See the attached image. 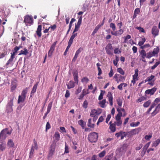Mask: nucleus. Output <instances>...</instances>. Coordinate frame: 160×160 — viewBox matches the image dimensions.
<instances>
[{
    "instance_id": "61",
    "label": "nucleus",
    "mask_w": 160,
    "mask_h": 160,
    "mask_svg": "<svg viewBox=\"0 0 160 160\" xmlns=\"http://www.w3.org/2000/svg\"><path fill=\"white\" fill-rule=\"evenodd\" d=\"M82 17H80L78 19V23L76 25L80 26L82 23Z\"/></svg>"
},
{
    "instance_id": "64",
    "label": "nucleus",
    "mask_w": 160,
    "mask_h": 160,
    "mask_svg": "<svg viewBox=\"0 0 160 160\" xmlns=\"http://www.w3.org/2000/svg\"><path fill=\"white\" fill-rule=\"evenodd\" d=\"M83 50V48H80L76 52L75 54L78 55Z\"/></svg>"
},
{
    "instance_id": "42",
    "label": "nucleus",
    "mask_w": 160,
    "mask_h": 160,
    "mask_svg": "<svg viewBox=\"0 0 160 160\" xmlns=\"http://www.w3.org/2000/svg\"><path fill=\"white\" fill-rule=\"evenodd\" d=\"M89 81L88 79L86 77H85L82 78L81 80V82L83 83L86 84Z\"/></svg>"
},
{
    "instance_id": "43",
    "label": "nucleus",
    "mask_w": 160,
    "mask_h": 160,
    "mask_svg": "<svg viewBox=\"0 0 160 160\" xmlns=\"http://www.w3.org/2000/svg\"><path fill=\"white\" fill-rule=\"evenodd\" d=\"M110 27L113 31H115L116 29L115 24L113 23L112 22L110 23Z\"/></svg>"
},
{
    "instance_id": "40",
    "label": "nucleus",
    "mask_w": 160,
    "mask_h": 160,
    "mask_svg": "<svg viewBox=\"0 0 160 160\" xmlns=\"http://www.w3.org/2000/svg\"><path fill=\"white\" fill-rule=\"evenodd\" d=\"M151 103V101L150 100H148L143 104V106L145 108H148L149 106Z\"/></svg>"
},
{
    "instance_id": "13",
    "label": "nucleus",
    "mask_w": 160,
    "mask_h": 160,
    "mask_svg": "<svg viewBox=\"0 0 160 160\" xmlns=\"http://www.w3.org/2000/svg\"><path fill=\"white\" fill-rule=\"evenodd\" d=\"M124 31L122 29H120L117 31H116L115 32L112 31L111 32V33L112 34L115 36H117L118 35H121L123 32Z\"/></svg>"
},
{
    "instance_id": "53",
    "label": "nucleus",
    "mask_w": 160,
    "mask_h": 160,
    "mask_svg": "<svg viewBox=\"0 0 160 160\" xmlns=\"http://www.w3.org/2000/svg\"><path fill=\"white\" fill-rule=\"evenodd\" d=\"M146 99V98L143 96L141 97L140 98H138L137 100V102H140L142 101H144Z\"/></svg>"
},
{
    "instance_id": "41",
    "label": "nucleus",
    "mask_w": 160,
    "mask_h": 160,
    "mask_svg": "<svg viewBox=\"0 0 160 160\" xmlns=\"http://www.w3.org/2000/svg\"><path fill=\"white\" fill-rule=\"evenodd\" d=\"M105 92L101 90L100 94L98 97V100H101L103 98V96L105 93Z\"/></svg>"
},
{
    "instance_id": "26",
    "label": "nucleus",
    "mask_w": 160,
    "mask_h": 160,
    "mask_svg": "<svg viewBox=\"0 0 160 160\" xmlns=\"http://www.w3.org/2000/svg\"><path fill=\"white\" fill-rule=\"evenodd\" d=\"M140 12V10L139 8H136L134 10V13L133 15V18H135Z\"/></svg>"
},
{
    "instance_id": "47",
    "label": "nucleus",
    "mask_w": 160,
    "mask_h": 160,
    "mask_svg": "<svg viewBox=\"0 0 160 160\" xmlns=\"http://www.w3.org/2000/svg\"><path fill=\"white\" fill-rule=\"evenodd\" d=\"M117 71L122 75H124L125 72L121 68H118L117 70Z\"/></svg>"
},
{
    "instance_id": "62",
    "label": "nucleus",
    "mask_w": 160,
    "mask_h": 160,
    "mask_svg": "<svg viewBox=\"0 0 160 160\" xmlns=\"http://www.w3.org/2000/svg\"><path fill=\"white\" fill-rule=\"evenodd\" d=\"M70 96V92L69 90H67L66 91V93L65 95V97L66 98H68Z\"/></svg>"
},
{
    "instance_id": "56",
    "label": "nucleus",
    "mask_w": 160,
    "mask_h": 160,
    "mask_svg": "<svg viewBox=\"0 0 160 160\" xmlns=\"http://www.w3.org/2000/svg\"><path fill=\"white\" fill-rule=\"evenodd\" d=\"M120 76V74H116L114 76L113 78H115L116 79V81L117 82H118V80H119V77Z\"/></svg>"
},
{
    "instance_id": "7",
    "label": "nucleus",
    "mask_w": 160,
    "mask_h": 160,
    "mask_svg": "<svg viewBox=\"0 0 160 160\" xmlns=\"http://www.w3.org/2000/svg\"><path fill=\"white\" fill-rule=\"evenodd\" d=\"M102 112V109L99 108L97 109H92L90 112V116L92 117L98 116V115L101 113Z\"/></svg>"
},
{
    "instance_id": "17",
    "label": "nucleus",
    "mask_w": 160,
    "mask_h": 160,
    "mask_svg": "<svg viewBox=\"0 0 160 160\" xmlns=\"http://www.w3.org/2000/svg\"><path fill=\"white\" fill-rule=\"evenodd\" d=\"M109 129L112 132H114L116 131V125L114 123H112V122L110 121L109 123Z\"/></svg>"
},
{
    "instance_id": "22",
    "label": "nucleus",
    "mask_w": 160,
    "mask_h": 160,
    "mask_svg": "<svg viewBox=\"0 0 160 160\" xmlns=\"http://www.w3.org/2000/svg\"><path fill=\"white\" fill-rule=\"evenodd\" d=\"M22 47L21 46H18H18L15 47L14 48V49L13 50V52H11L10 53H12V54L15 56L17 52V51L18 50H19L20 49V48H22Z\"/></svg>"
},
{
    "instance_id": "37",
    "label": "nucleus",
    "mask_w": 160,
    "mask_h": 160,
    "mask_svg": "<svg viewBox=\"0 0 160 160\" xmlns=\"http://www.w3.org/2000/svg\"><path fill=\"white\" fill-rule=\"evenodd\" d=\"M140 124V122H137L135 123L134 122H131L130 124V126L132 127H137Z\"/></svg>"
},
{
    "instance_id": "55",
    "label": "nucleus",
    "mask_w": 160,
    "mask_h": 160,
    "mask_svg": "<svg viewBox=\"0 0 160 160\" xmlns=\"http://www.w3.org/2000/svg\"><path fill=\"white\" fill-rule=\"evenodd\" d=\"M34 150V149L31 148L30 152L29 158H32V157Z\"/></svg>"
},
{
    "instance_id": "14",
    "label": "nucleus",
    "mask_w": 160,
    "mask_h": 160,
    "mask_svg": "<svg viewBox=\"0 0 160 160\" xmlns=\"http://www.w3.org/2000/svg\"><path fill=\"white\" fill-rule=\"evenodd\" d=\"M159 30L156 26H153L152 29V33L154 35L155 37L158 36V34Z\"/></svg>"
},
{
    "instance_id": "3",
    "label": "nucleus",
    "mask_w": 160,
    "mask_h": 160,
    "mask_svg": "<svg viewBox=\"0 0 160 160\" xmlns=\"http://www.w3.org/2000/svg\"><path fill=\"white\" fill-rule=\"evenodd\" d=\"M56 147L55 143H52L50 146L48 152V159H51L52 157Z\"/></svg>"
},
{
    "instance_id": "30",
    "label": "nucleus",
    "mask_w": 160,
    "mask_h": 160,
    "mask_svg": "<svg viewBox=\"0 0 160 160\" xmlns=\"http://www.w3.org/2000/svg\"><path fill=\"white\" fill-rule=\"evenodd\" d=\"M32 148L34 149H38V146L37 142L35 139L33 140V144L32 145Z\"/></svg>"
},
{
    "instance_id": "46",
    "label": "nucleus",
    "mask_w": 160,
    "mask_h": 160,
    "mask_svg": "<svg viewBox=\"0 0 160 160\" xmlns=\"http://www.w3.org/2000/svg\"><path fill=\"white\" fill-rule=\"evenodd\" d=\"M135 28L138 30H139V32H145V30L144 29L140 27H137Z\"/></svg>"
},
{
    "instance_id": "54",
    "label": "nucleus",
    "mask_w": 160,
    "mask_h": 160,
    "mask_svg": "<svg viewBox=\"0 0 160 160\" xmlns=\"http://www.w3.org/2000/svg\"><path fill=\"white\" fill-rule=\"evenodd\" d=\"M153 56H154L153 55L152 52H149L147 53L146 58H150Z\"/></svg>"
},
{
    "instance_id": "20",
    "label": "nucleus",
    "mask_w": 160,
    "mask_h": 160,
    "mask_svg": "<svg viewBox=\"0 0 160 160\" xmlns=\"http://www.w3.org/2000/svg\"><path fill=\"white\" fill-rule=\"evenodd\" d=\"M42 30V25H39L38 26V27L36 31V33L37 35L39 37H41L42 35L41 31Z\"/></svg>"
},
{
    "instance_id": "38",
    "label": "nucleus",
    "mask_w": 160,
    "mask_h": 160,
    "mask_svg": "<svg viewBox=\"0 0 160 160\" xmlns=\"http://www.w3.org/2000/svg\"><path fill=\"white\" fill-rule=\"evenodd\" d=\"M78 124L82 128H84L85 125V122H84L82 120H80L78 121Z\"/></svg>"
},
{
    "instance_id": "28",
    "label": "nucleus",
    "mask_w": 160,
    "mask_h": 160,
    "mask_svg": "<svg viewBox=\"0 0 160 160\" xmlns=\"http://www.w3.org/2000/svg\"><path fill=\"white\" fill-rule=\"evenodd\" d=\"M159 48L158 47H157L156 48H154L153 51L152 52L153 55L154 56H156V55H157L159 52Z\"/></svg>"
},
{
    "instance_id": "35",
    "label": "nucleus",
    "mask_w": 160,
    "mask_h": 160,
    "mask_svg": "<svg viewBox=\"0 0 160 160\" xmlns=\"http://www.w3.org/2000/svg\"><path fill=\"white\" fill-rule=\"evenodd\" d=\"M145 41L146 39L145 38H142L141 40L139 42L138 45H139V46H140V47L142 46V45L144 44Z\"/></svg>"
},
{
    "instance_id": "33",
    "label": "nucleus",
    "mask_w": 160,
    "mask_h": 160,
    "mask_svg": "<svg viewBox=\"0 0 160 160\" xmlns=\"http://www.w3.org/2000/svg\"><path fill=\"white\" fill-rule=\"evenodd\" d=\"M28 53V51L26 48L24 49V50H22L20 51V53L18 54V55H21L22 54L26 55Z\"/></svg>"
},
{
    "instance_id": "12",
    "label": "nucleus",
    "mask_w": 160,
    "mask_h": 160,
    "mask_svg": "<svg viewBox=\"0 0 160 160\" xmlns=\"http://www.w3.org/2000/svg\"><path fill=\"white\" fill-rule=\"evenodd\" d=\"M115 120L116 121L114 123L117 126H121L122 123V120H121V118L115 117Z\"/></svg>"
},
{
    "instance_id": "10",
    "label": "nucleus",
    "mask_w": 160,
    "mask_h": 160,
    "mask_svg": "<svg viewBox=\"0 0 160 160\" xmlns=\"http://www.w3.org/2000/svg\"><path fill=\"white\" fill-rule=\"evenodd\" d=\"M157 88L154 87L151 89H147L145 92V93L146 94H150L151 95H153L156 91Z\"/></svg>"
},
{
    "instance_id": "51",
    "label": "nucleus",
    "mask_w": 160,
    "mask_h": 160,
    "mask_svg": "<svg viewBox=\"0 0 160 160\" xmlns=\"http://www.w3.org/2000/svg\"><path fill=\"white\" fill-rule=\"evenodd\" d=\"M159 111V109L156 108L155 110L151 113L152 116H154L156 115L157 113Z\"/></svg>"
},
{
    "instance_id": "29",
    "label": "nucleus",
    "mask_w": 160,
    "mask_h": 160,
    "mask_svg": "<svg viewBox=\"0 0 160 160\" xmlns=\"http://www.w3.org/2000/svg\"><path fill=\"white\" fill-rule=\"evenodd\" d=\"M140 54L141 55V57L142 59H144L145 58L147 57L146 52L144 50H142L141 51Z\"/></svg>"
},
{
    "instance_id": "27",
    "label": "nucleus",
    "mask_w": 160,
    "mask_h": 160,
    "mask_svg": "<svg viewBox=\"0 0 160 160\" xmlns=\"http://www.w3.org/2000/svg\"><path fill=\"white\" fill-rule=\"evenodd\" d=\"M106 103V99H103L102 101H100L99 104L100 106L102 108H104L106 107L105 105V103Z\"/></svg>"
},
{
    "instance_id": "32",
    "label": "nucleus",
    "mask_w": 160,
    "mask_h": 160,
    "mask_svg": "<svg viewBox=\"0 0 160 160\" xmlns=\"http://www.w3.org/2000/svg\"><path fill=\"white\" fill-rule=\"evenodd\" d=\"M151 142H149L148 143H147L143 147V151L142 152H143L144 154L146 152V151L147 149L149 147Z\"/></svg>"
},
{
    "instance_id": "6",
    "label": "nucleus",
    "mask_w": 160,
    "mask_h": 160,
    "mask_svg": "<svg viewBox=\"0 0 160 160\" xmlns=\"http://www.w3.org/2000/svg\"><path fill=\"white\" fill-rule=\"evenodd\" d=\"M10 54L11 55L10 57L6 64L7 66L9 65H10L11 66H13L16 59L15 58V56L12 54V53H10Z\"/></svg>"
},
{
    "instance_id": "4",
    "label": "nucleus",
    "mask_w": 160,
    "mask_h": 160,
    "mask_svg": "<svg viewBox=\"0 0 160 160\" xmlns=\"http://www.w3.org/2000/svg\"><path fill=\"white\" fill-rule=\"evenodd\" d=\"M98 134L95 132H92L88 135V139L92 142H96L98 139Z\"/></svg>"
},
{
    "instance_id": "8",
    "label": "nucleus",
    "mask_w": 160,
    "mask_h": 160,
    "mask_svg": "<svg viewBox=\"0 0 160 160\" xmlns=\"http://www.w3.org/2000/svg\"><path fill=\"white\" fill-rule=\"evenodd\" d=\"M105 50L107 54L109 55L112 54V47L111 44L109 43L107 45L105 48Z\"/></svg>"
},
{
    "instance_id": "24",
    "label": "nucleus",
    "mask_w": 160,
    "mask_h": 160,
    "mask_svg": "<svg viewBox=\"0 0 160 160\" xmlns=\"http://www.w3.org/2000/svg\"><path fill=\"white\" fill-rule=\"evenodd\" d=\"M75 86V83L73 81H70L69 84L67 85L68 89L73 88Z\"/></svg>"
},
{
    "instance_id": "59",
    "label": "nucleus",
    "mask_w": 160,
    "mask_h": 160,
    "mask_svg": "<svg viewBox=\"0 0 160 160\" xmlns=\"http://www.w3.org/2000/svg\"><path fill=\"white\" fill-rule=\"evenodd\" d=\"M73 76L74 80L75 81H78V74L77 73L74 72L73 73Z\"/></svg>"
},
{
    "instance_id": "18",
    "label": "nucleus",
    "mask_w": 160,
    "mask_h": 160,
    "mask_svg": "<svg viewBox=\"0 0 160 160\" xmlns=\"http://www.w3.org/2000/svg\"><path fill=\"white\" fill-rule=\"evenodd\" d=\"M38 82H37L33 86L32 90L31 91L30 97H32V95H33L34 93L35 92L37 87L38 86Z\"/></svg>"
},
{
    "instance_id": "60",
    "label": "nucleus",
    "mask_w": 160,
    "mask_h": 160,
    "mask_svg": "<svg viewBox=\"0 0 160 160\" xmlns=\"http://www.w3.org/2000/svg\"><path fill=\"white\" fill-rule=\"evenodd\" d=\"M160 64V62H157L151 68L152 69L154 70L157 66Z\"/></svg>"
},
{
    "instance_id": "36",
    "label": "nucleus",
    "mask_w": 160,
    "mask_h": 160,
    "mask_svg": "<svg viewBox=\"0 0 160 160\" xmlns=\"http://www.w3.org/2000/svg\"><path fill=\"white\" fill-rule=\"evenodd\" d=\"M138 69H136L135 70V74L133 76V78L134 79H137L138 76Z\"/></svg>"
},
{
    "instance_id": "5",
    "label": "nucleus",
    "mask_w": 160,
    "mask_h": 160,
    "mask_svg": "<svg viewBox=\"0 0 160 160\" xmlns=\"http://www.w3.org/2000/svg\"><path fill=\"white\" fill-rule=\"evenodd\" d=\"M24 22L25 23L26 25L28 26V24L30 25L33 23V18L31 16L27 15L24 16Z\"/></svg>"
},
{
    "instance_id": "57",
    "label": "nucleus",
    "mask_w": 160,
    "mask_h": 160,
    "mask_svg": "<svg viewBox=\"0 0 160 160\" xmlns=\"http://www.w3.org/2000/svg\"><path fill=\"white\" fill-rule=\"evenodd\" d=\"M117 102L118 106L121 107L122 106V100L120 98H119L117 100Z\"/></svg>"
},
{
    "instance_id": "21",
    "label": "nucleus",
    "mask_w": 160,
    "mask_h": 160,
    "mask_svg": "<svg viewBox=\"0 0 160 160\" xmlns=\"http://www.w3.org/2000/svg\"><path fill=\"white\" fill-rule=\"evenodd\" d=\"M160 143V139H158L154 141L152 144V147H156Z\"/></svg>"
},
{
    "instance_id": "63",
    "label": "nucleus",
    "mask_w": 160,
    "mask_h": 160,
    "mask_svg": "<svg viewBox=\"0 0 160 160\" xmlns=\"http://www.w3.org/2000/svg\"><path fill=\"white\" fill-rule=\"evenodd\" d=\"M82 89V87H79L76 92V94H78L79 93L81 92Z\"/></svg>"
},
{
    "instance_id": "44",
    "label": "nucleus",
    "mask_w": 160,
    "mask_h": 160,
    "mask_svg": "<svg viewBox=\"0 0 160 160\" xmlns=\"http://www.w3.org/2000/svg\"><path fill=\"white\" fill-rule=\"evenodd\" d=\"M151 46L149 44H145L144 45L140 47V48L142 49H145L147 48H150Z\"/></svg>"
},
{
    "instance_id": "25",
    "label": "nucleus",
    "mask_w": 160,
    "mask_h": 160,
    "mask_svg": "<svg viewBox=\"0 0 160 160\" xmlns=\"http://www.w3.org/2000/svg\"><path fill=\"white\" fill-rule=\"evenodd\" d=\"M6 148V144L4 142H0V150L2 151L4 150Z\"/></svg>"
},
{
    "instance_id": "45",
    "label": "nucleus",
    "mask_w": 160,
    "mask_h": 160,
    "mask_svg": "<svg viewBox=\"0 0 160 160\" xmlns=\"http://www.w3.org/2000/svg\"><path fill=\"white\" fill-rule=\"evenodd\" d=\"M100 28L99 26H97L95 28V29L93 31L92 34L94 35L98 31L99 29Z\"/></svg>"
},
{
    "instance_id": "9",
    "label": "nucleus",
    "mask_w": 160,
    "mask_h": 160,
    "mask_svg": "<svg viewBox=\"0 0 160 160\" xmlns=\"http://www.w3.org/2000/svg\"><path fill=\"white\" fill-rule=\"evenodd\" d=\"M57 41H56L54 42L53 43L51 46L50 49L48 52V56L49 57H51L53 51L55 50V47L56 45Z\"/></svg>"
},
{
    "instance_id": "52",
    "label": "nucleus",
    "mask_w": 160,
    "mask_h": 160,
    "mask_svg": "<svg viewBox=\"0 0 160 160\" xmlns=\"http://www.w3.org/2000/svg\"><path fill=\"white\" fill-rule=\"evenodd\" d=\"M105 153L106 151H103L99 154L98 156L100 158H102L104 156Z\"/></svg>"
},
{
    "instance_id": "1",
    "label": "nucleus",
    "mask_w": 160,
    "mask_h": 160,
    "mask_svg": "<svg viewBox=\"0 0 160 160\" xmlns=\"http://www.w3.org/2000/svg\"><path fill=\"white\" fill-rule=\"evenodd\" d=\"M11 132L12 130L9 131L7 128L2 130L0 133V141L5 139L8 135L11 134Z\"/></svg>"
},
{
    "instance_id": "11",
    "label": "nucleus",
    "mask_w": 160,
    "mask_h": 160,
    "mask_svg": "<svg viewBox=\"0 0 160 160\" xmlns=\"http://www.w3.org/2000/svg\"><path fill=\"white\" fill-rule=\"evenodd\" d=\"M141 130V128H138L131 130L128 133L131 135H135L138 134L139 131Z\"/></svg>"
},
{
    "instance_id": "16",
    "label": "nucleus",
    "mask_w": 160,
    "mask_h": 160,
    "mask_svg": "<svg viewBox=\"0 0 160 160\" xmlns=\"http://www.w3.org/2000/svg\"><path fill=\"white\" fill-rule=\"evenodd\" d=\"M7 144L8 147L9 148H13L14 146V143L13 140L11 139L8 140Z\"/></svg>"
},
{
    "instance_id": "49",
    "label": "nucleus",
    "mask_w": 160,
    "mask_h": 160,
    "mask_svg": "<svg viewBox=\"0 0 160 160\" xmlns=\"http://www.w3.org/2000/svg\"><path fill=\"white\" fill-rule=\"evenodd\" d=\"M88 104V102L86 100H85L82 106L84 108L86 109L87 108Z\"/></svg>"
},
{
    "instance_id": "19",
    "label": "nucleus",
    "mask_w": 160,
    "mask_h": 160,
    "mask_svg": "<svg viewBox=\"0 0 160 160\" xmlns=\"http://www.w3.org/2000/svg\"><path fill=\"white\" fill-rule=\"evenodd\" d=\"M155 76L152 75L151 76L148 77L145 80V82H150L152 81L153 82H154L155 79H154Z\"/></svg>"
},
{
    "instance_id": "23",
    "label": "nucleus",
    "mask_w": 160,
    "mask_h": 160,
    "mask_svg": "<svg viewBox=\"0 0 160 160\" xmlns=\"http://www.w3.org/2000/svg\"><path fill=\"white\" fill-rule=\"evenodd\" d=\"M54 137L55 138L54 141L57 142L58 141L60 138V135L59 134L58 132H55L54 135Z\"/></svg>"
},
{
    "instance_id": "50",
    "label": "nucleus",
    "mask_w": 160,
    "mask_h": 160,
    "mask_svg": "<svg viewBox=\"0 0 160 160\" xmlns=\"http://www.w3.org/2000/svg\"><path fill=\"white\" fill-rule=\"evenodd\" d=\"M2 22V20L0 19V29L2 30V32L1 34L0 35V37H1L3 34L4 30V27L3 26H1V24Z\"/></svg>"
},
{
    "instance_id": "39",
    "label": "nucleus",
    "mask_w": 160,
    "mask_h": 160,
    "mask_svg": "<svg viewBox=\"0 0 160 160\" xmlns=\"http://www.w3.org/2000/svg\"><path fill=\"white\" fill-rule=\"evenodd\" d=\"M27 91L28 90L27 88H25V89H23L21 95L20 96H22V97L26 98V95L27 92Z\"/></svg>"
},
{
    "instance_id": "58",
    "label": "nucleus",
    "mask_w": 160,
    "mask_h": 160,
    "mask_svg": "<svg viewBox=\"0 0 160 160\" xmlns=\"http://www.w3.org/2000/svg\"><path fill=\"white\" fill-rule=\"evenodd\" d=\"M121 51L118 48H116L114 50V53L115 54H119L121 53Z\"/></svg>"
},
{
    "instance_id": "2",
    "label": "nucleus",
    "mask_w": 160,
    "mask_h": 160,
    "mask_svg": "<svg viewBox=\"0 0 160 160\" xmlns=\"http://www.w3.org/2000/svg\"><path fill=\"white\" fill-rule=\"evenodd\" d=\"M14 98V96L11 95L9 98V99L8 100V103L7 105L6 110L8 112H10L13 111L12 106L13 105V100Z\"/></svg>"
},
{
    "instance_id": "34",
    "label": "nucleus",
    "mask_w": 160,
    "mask_h": 160,
    "mask_svg": "<svg viewBox=\"0 0 160 160\" xmlns=\"http://www.w3.org/2000/svg\"><path fill=\"white\" fill-rule=\"evenodd\" d=\"M92 121V119L89 118L88 120V122L87 123V125L88 127L90 128H93L94 126V124L91 123V122Z\"/></svg>"
},
{
    "instance_id": "15",
    "label": "nucleus",
    "mask_w": 160,
    "mask_h": 160,
    "mask_svg": "<svg viewBox=\"0 0 160 160\" xmlns=\"http://www.w3.org/2000/svg\"><path fill=\"white\" fill-rule=\"evenodd\" d=\"M107 97L108 98V100L109 102V103L111 106L113 105V97L112 96L111 93L110 92H108L107 95Z\"/></svg>"
},
{
    "instance_id": "48",
    "label": "nucleus",
    "mask_w": 160,
    "mask_h": 160,
    "mask_svg": "<svg viewBox=\"0 0 160 160\" xmlns=\"http://www.w3.org/2000/svg\"><path fill=\"white\" fill-rule=\"evenodd\" d=\"M119 58L117 56H116L115 59L113 61V62L115 66H116L117 65L118 62L119 61Z\"/></svg>"
},
{
    "instance_id": "31",
    "label": "nucleus",
    "mask_w": 160,
    "mask_h": 160,
    "mask_svg": "<svg viewBox=\"0 0 160 160\" xmlns=\"http://www.w3.org/2000/svg\"><path fill=\"white\" fill-rule=\"evenodd\" d=\"M25 98L19 95L18 97V103H19L21 102H24Z\"/></svg>"
}]
</instances>
